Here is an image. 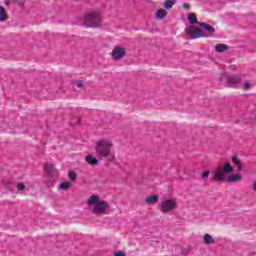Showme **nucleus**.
<instances>
[{"label":"nucleus","instance_id":"0eeeda50","mask_svg":"<svg viewBox=\"0 0 256 256\" xmlns=\"http://www.w3.org/2000/svg\"><path fill=\"white\" fill-rule=\"evenodd\" d=\"M125 57V48H122L121 46L114 47L112 51V59L119 60L123 59Z\"/></svg>","mask_w":256,"mask_h":256},{"label":"nucleus","instance_id":"6e6552de","mask_svg":"<svg viewBox=\"0 0 256 256\" xmlns=\"http://www.w3.org/2000/svg\"><path fill=\"white\" fill-rule=\"evenodd\" d=\"M44 170L46 175H48L50 179H53V177H55V174L57 173V169H55V165L49 164V163L45 164Z\"/></svg>","mask_w":256,"mask_h":256},{"label":"nucleus","instance_id":"9d476101","mask_svg":"<svg viewBox=\"0 0 256 256\" xmlns=\"http://www.w3.org/2000/svg\"><path fill=\"white\" fill-rule=\"evenodd\" d=\"M227 83L229 87H235L238 83H241V77L239 76H230L227 79Z\"/></svg>","mask_w":256,"mask_h":256},{"label":"nucleus","instance_id":"2eb2a0df","mask_svg":"<svg viewBox=\"0 0 256 256\" xmlns=\"http://www.w3.org/2000/svg\"><path fill=\"white\" fill-rule=\"evenodd\" d=\"M167 17V11L165 9H159L156 11V19H165Z\"/></svg>","mask_w":256,"mask_h":256},{"label":"nucleus","instance_id":"39448f33","mask_svg":"<svg viewBox=\"0 0 256 256\" xmlns=\"http://www.w3.org/2000/svg\"><path fill=\"white\" fill-rule=\"evenodd\" d=\"M84 25L87 29L91 27H99L101 25V16L97 12H91L85 15Z\"/></svg>","mask_w":256,"mask_h":256},{"label":"nucleus","instance_id":"bb28decb","mask_svg":"<svg viewBox=\"0 0 256 256\" xmlns=\"http://www.w3.org/2000/svg\"><path fill=\"white\" fill-rule=\"evenodd\" d=\"M244 89H246V90L251 89V83L245 82V84H244Z\"/></svg>","mask_w":256,"mask_h":256},{"label":"nucleus","instance_id":"f257e3e1","mask_svg":"<svg viewBox=\"0 0 256 256\" xmlns=\"http://www.w3.org/2000/svg\"><path fill=\"white\" fill-rule=\"evenodd\" d=\"M233 166L231 163L227 162L224 165H219L216 171L213 173L214 181H226V183H239L243 179V177L239 174H234L227 178L229 173H233Z\"/></svg>","mask_w":256,"mask_h":256},{"label":"nucleus","instance_id":"412c9836","mask_svg":"<svg viewBox=\"0 0 256 256\" xmlns=\"http://www.w3.org/2000/svg\"><path fill=\"white\" fill-rule=\"evenodd\" d=\"M72 125H79L81 123V118L80 117H74L71 121Z\"/></svg>","mask_w":256,"mask_h":256},{"label":"nucleus","instance_id":"f3484780","mask_svg":"<svg viewBox=\"0 0 256 256\" xmlns=\"http://www.w3.org/2000/svg\"><path fill=\"white\" fill-rule=\"evenodd\" d=\"M232 163H234V165H237L238 171H241V169H243V165L241 164V161L239 160V157L233 156Z\"/></svg>","mask_w":256,"mask_h":256},{"label":"nucleus","instance_id":"7ed1b4c3","mask_svg":"<svg viewBox=\"0 0 256 256\" xmlns=\"http://www.w3.org/2000/svg\"><path fill=\"white\" fill-rule=\"evenodd\" d=\"M188 21L192 26L186 29V35L192 39H199V37H203V30L199 29V23L201 22L197 21L195 13L188 14Z\"/></svg>","mask_w":256,"mask_h":256},{"label":"nucleus","instance_id":"aec40b11","mask_svg":"<svg viewBox=\"0 0 256 256\" xmlns=\"http://www.w3.org/2000/svg\"><path fill=\"white\" fill-rule=\"evenodd\" d=\"M68 177L70 181H75L77 179V173H75V171H70Z\"/></svg>","mask_w":256,"mask_h":256},{"label":"nucleus","instance_id":"c85d7f7f","mask_svg":"<svg viewBox=\"0 0 256 256\" xmlns=\"http://www.w3.org/2000/svg\"><path fill=\"white\" fill-rule=\"evenodd\" d=\"M47 187H53V180H49L47 182Z\"/></svg>","mask_w":256,"mask_h":256},{"label":"nucleus","instance_id":"4be33fe9","mask_svg":"<svg viewBox=\"0 0 256 256\" xmlns=\"http://www.w3.org/2000/svg\"><path fill=\"white\" fill-rule=\"evenodd\" d=\"M210 173H211V172H210L209 170L206 171V172H204V173H202V174H201L202 179H209Z\"/></svg>","mask_w":256,"mask_h":256},{"label":"nucleus","instance_id":"9b49d317","mask_svg":"<svg viewBox=\"0 0 256 256\" xmlns=\"http://www.w3.org/2000/svg\"><path fill=\"white\" fill-rule=\"evenodd\" d=\"M86 162L88 165H91L92 167H95V165H99V159L93 157V155L88 154L86 156Z\"/></svg>","mask_w":256,"mask_h":256},{"label":"nucleus","instance_id":"6ab92c4d","mask_svg":"<svg viewBox=\"0 0 256 256\" xmlns=\"http://www.w3.org/2000/svg\"><path fill=\"white\" fill-rule=\"evenodd\" d=\"M8 17H7V13L5 12V8H3V6H0V21H7Z\"/></svg>","mask_w":256,"mask_h":256},{"label":"nucleus","instance_id":"a211bd4d","mask_svg":"<svg viewBox=\"0 0 256 256\" xmlns=\"http://www.w3.org/2000/svg\"><path fill=\"white\" fill-rule=\"evenodd\" d=\"M175 3H177V0H166L164 2V7L168 10L173 9V5H175Z\"/></svg>","mask_w":256,"mask_h":256},{"label":"nucleus","instance_id":"20e7f679","mask_svg":"<svg viewBox=\"0 0 256 256\" xmlns=\"http://www.w3.org/2000/svg\"><path fill=\"white\" fill-rule=\"evenodd\" d=\"M111 149H113V143L109 140L101 139L96 143L95 151L98 157L107 159L111 155Z\"/></svg>","mask_w":256,"mask_h":256},{"label":"nucleus","instance_id":"4468645a","mask_svg":"<svg viewBox=\"0 0 256 256\" xmlns=\"http://www.w3.org/2000/svg\"><path fill=\"white\" fill-rule=\"evenodd\" d=\"M203 239L205 245H213V243H215V239L213 238V236H211V234H205L203 236Z\"/></svg>","mask_w":256,"mask_h":256},{"label":"nucleus","instance_id":"1a4fd4ad","mask_svg":"<svg viewBox=\"0 0 256 256\" xmlns=\"http://www.w3.org/2000/svg\"><path fill=\"white\" fill-rule=\"evenodd\" d=\"M199 26L198 27H202V29H204V31H206V33H208V35H215V28L207 23L204 22H200L198 23Z\"/></svg>","mask_w":256,"mask_h":256},{"label":"nucleus","instance_id":"393cba45","mask_svg":"<svg viewBox=\"0 0 256 256\" xmlns=\"http://www.w3.org/2000/svg\"><path fill=\"white\" fill-rule=\"evenodd\" d=\"M114 256H126V253L124 251H117L114 253Z\"/></svg>","mask_w":256,"mask_h":256},{"label":"nucleus","instance_id":"c756f323","mask_svg":"<svg viewBox=\"0 0 256 256\" xmlns=\"http://www.w3.org/2000/svg\"><path fill=\"white\" fill-rule=\"evenodd\" d=\"M253 191H256V182L253 184Z\"/></svg>","mask_w":256,"mask_h":256},{"label":"nucleus","instance_id":"423d86ee","mask_svg":"<svg viewBox=\"0 0 256 256\" xmlns=\"http://www.w3.org/2000/svg\"><path fill=\"white\" fill-rule=\"evenodd\" d=\"M159 209L162 213H171L177 209V202L173 199H167L161 202Z\"/></svg>","mask_w":256,"mask_h":256},{"label":"nucleus","instance_id":"b1692460","mask_svg":"<svg viewBox=\"0 0 256 256\" xmlns=\"http://www.w3.org/2000/svg\"><path fill=\"white\" fill-rule=\"evenodd\" d=\"M75 85H76L79 89H81V88H83V81L77 80V81H75Z\"/></svg>","mask_w":256,"mask_h":256},{"label":"nucleus","instance_id":"f8f14e48","mask_svg":"<svg viewBox=\"0 0 256 256\" xmlns=\"http://www.w3.org/2000/svg\"><path fill=\"white\" fill-rule=\"evenodd\" d=\"M146 203L148 205H155L159 201V196L158 195H152L146 198Z\"/></svg>","mask_w":256,"mask_h":256},{"label":"nucleus","instance_id":"cd10ccee","mask_svg":"<svg viewBox=\"0 0 256 256\" xmlns=\"http://www.w3.org/2000/svg\"><path fill=\"white\" fill-rule=\"evenodd\" d=\"M16 0H8V1H5V6L6 7H9V3H15Z\"/></svg>","mask_w":256,"mask_h":256},{"label":"nucleus","instance_id":"ddd939ff","mask_svg":"<svg viewBox=\"0 0 256 256\" xmlns=\"http://www.w3.org/2000/svg\"><path fill=\"white\" fill-rule=\"evenodd\" d=\"M216 53H224V51H229L227 44H218L215 47Z\"/></svg>","mask_w":256,"mask_h":256},{"label":"nucleus","instance_id":"5701e85b","mask_svg":"<svg viewBox=\"0 0 256 256\" xmlns=\"http://www.w3.org/2000/svg\"><path fill=\"white\" fill-rule=\"evenodd\" d=\"M17 189H18V191H25V184H23V183H18Z\"/></svg>","mask_w":256,"mask_h":256},{"label":"nucleus","instance_id":"a878e982","mask_svg":"<svg viewBox=\"0 0 256 256\" xmlns=\"http://www.w3.org/2000/svg\"><path fill=\"white\" fill-rule=\"evenodd\" d=\"M182 7L185 11H189V9H191V5H189V3H184Z\"/></svg>","mask_w":256,"mask_h":256},{"label":"nucleus","instance_id":"7c9ffc66","mask_svg":"<svg viewBox=\"0 0 256 256\" xmlns=\"http://www.w3.org/2000/svg\"><path fill=\"white\" fill-rule=\"evenodd\" d=\"M19 7H23V2L18 3Z\"/></svg>","mask_w":256,"mask_h":256},{"label":"nucleus","instance_id":"dca6fc26","mask_svg":"<svg viewBox=\"0 0 256 256\" xmlns=\"http://www.w3.org/2000/svg\"><path fill=\"white\" fill-rule=\"evenodd\" d=\"M59 189H61L62 191H67L71 189V182L66 181V182L60 183Z\"/></svg>","mask_w":256,"mask_h":256},{"label":"nucleus","instance_id":"f03ea898","mask_svg":"<svg viewBox=\"0 0 256 256\" xmlns=\"http://www.w3.org/2000/svg\"><path fill=\"white\" fill-rule=\"evenodd\" d=\"M87 203L90 205L89 209L94 215H105L109 208V204L106 201L100 200L97 195L90 196Z\"/></svg>","mask_w":256,"mask_h":256}]
</instances>
